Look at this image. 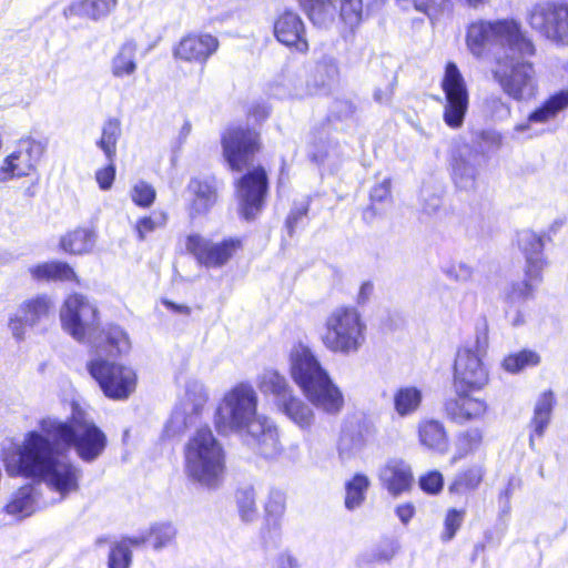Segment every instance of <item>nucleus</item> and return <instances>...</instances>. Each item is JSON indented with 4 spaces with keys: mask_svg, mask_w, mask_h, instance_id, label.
I'll use <instances>...</instances> for the list:
<instances>
[{
    "mask_svg": "<svg viewBox=\"0 0 568 568\" xmlns=\"http://www.w3.org/2000/svg\"><path fill=\"white\" fill-rule=\"evenodd\" d=\"M106 446V434L73 403L65 420L43 417L38 422V430L26 433L16 448L17 458L7 460L6 469L12 476L43 481L65 497L79 490L82 473L73 462L59 456L74 449L82 462L92 463Z\"/></svg>",
    "mask_w": 568,
    "mask_h": 568,
    "instance_id": "f257e3e1",
    "label": "nucleus"
},
{
    "mask_svg": "<svg viewBox=\"0 0 568 568\" xmlns=\"http://www.w3.org/2000/svg\"><path fill=\"white\" fill-rule=\"evenodd\" d=\"M465 43L475 58H484L495 45L503 52L491 61L490 73L503 93L515 102L531 100L538 92L534 41L514 19L471 21L466 28Z\"/></svg>",
    "mask_w": 568,
    "mask_h": 568,
    "instance_id": "f03ea898",
    "label": "nucleus"
},
{
    "mask_svg": "<svg viewBox=\"0 0 568 568\" xmlns=\"http://www.w3.org/2000/svg\"><path fill=\"white\" fill-rule=\"evenodd\" d=\"M222 156L231 172H243L234 181L240 216L254 221L264 211L270 194L267 170L254 165L264 149L261 131L254 126L230 124L221 133Z\"/></svg>",
    "mask_w": 568,
    "mask_h": 568,
    "instance_id": "7ed1b4c3",
    "label": "nucleus"
},
{
    "mask_svg": "<svg viewBox=\"0 0 568 568\" xmlns=\"http://www.w3.org/2000/svg\"><path fill=\"white\" fill-rule=\"evenodd\" d=\"M258 398L248 383H239L224 393L216 405L213 424L219 434L245 432L247 445L271 458L281 453L278 433L268 419L257 414Z\"/></svg>",
    "mask_w": 568,
    "mask_h": 568,
    "instance_id": "20e7f679",
    "label": "nucleus"
},
{
    "mask_svg": "<svg viewBox=\"0 0 568 568\" xmlns=\"http://www.w3.org/2000/svg\"><path fill=\"white\" fill-rule=\"evenodd\" d=\"M291 376L315 407L329 414H336L343 408L342 392L307 346L298 345L292 351Z\"/></svg>",
    "mask_w": 568,
    "mask_h": 568,
    "instance_id": "39448f33",
    "label": "nucleus"
},
{
    "mask_svg": "<svg viewBox=\"0 0 568 568\" xmlns=\"http://www.w3.org/2000/svg\"><path fill=\"white\" fill-rule=\"evenodd\" d=\"M187 476L206 487H216L225 474V454L209 426L200 427L184 449Z\"/></svg>",
    "mask_w": 568,
    "mask_h": 568,
    "instance_id": "423d86ee",
    "label": "nucleus"
},
{
    "mask_svg": "<svg viewBox=\"0 0 568 568\" xmlns=\"http://www.w3.org/2000/svg\"><path fill=\"white\" fill-rule=\"evenodd\" d=\"M366 332L367 325L359 310L342 304L325 317L320 339L328 352L348 356L362 348Z\"/></svg>",
    "mask_w": 568,
    "mask_h": 568,
    "instance_id": "0eeeda50",
    "label": "nucleus"
},
{
    "mask_svg": "<svg viewBox=\"0 0 568 568\" xmlns=\"http://www.w3.org/2000/svg\"><path fill=\"white\" fill-rule=\"evenodd\" d=\"M489 345L488 325L476 329L473 347H459L453 364V387L484 389L489 383V369L484 362Z\"/></svg>",
    "mask_w": 568,
    "mask_h": 568,
    "instance_id": "6e6552de",
    "label": "nucleus"
},
{
    "mask_svg": "<svg viewBox=\"0 0 568 568\" xmlns=\"http://www.w3.org/2000/svg\"><path fill=\"white\" fill-rule=\"evenodd\" d=\"M545 243L537 233H529L520 247L525 258L524 278L521 282L513 283L507 298L510 303L526 301L534 296L536 287L544 280V271L548 265L544 253Z\"/></svg>",
    "mask_w": 568,
    "mask_h": 568,
    "instance_id": "1a4fd4ad",
    "label": "nucleus"
},
{
    "mask_svg": "<svg viewBox=\"0 0 568 568\" xmlns=\"http://www.w3.org/2000/svg\"><path fill=\"white\" fill-rule=\"evenodd\" d=\"M87 369L109 399L124 400L136 388V373L126 365L99 357L89 361Z\"/></svg>",
    "mask_w": 568,
    "mask_h": 568,
    "instance_id": "9d476101",
    "label": "nucleus"
},
{
    "mask_svg": "<svg viewBox=\"0 0 568 568\" xmlns=\"http://www.w3.org/2000/svg\"><path fill=\"white\" fill-rule=\"evenodd\" d=\"M527 21L540 37L557 45L568 47L567 0H544L535 3Z\"/></svg>",
    "mask_w": 568,
    "mask_h": 568,
    "instance_id": "9b49d317",
    "label": "nucleus"
},
{
    "mask_svg": "<svg viewBox=\"0 0 568 568\" xmlns=\"http://www.w3.org/2000/svg\"><path fill=\"white\" fill-rule=\"evenodd\" d=\"M440 89L445 97V124L454 130L462 128L469 108V92L466 80L454 61L445 63Z\"/></svg>",
    "mask_w": 568,
    "mask_h": 568,
    "instance_id": "f8f14e48",
    "label": "nucleus"
},
{
    "mask_svg": "<svg viewBox=\"0 0 568 568\" xmlns=\"http://www.w3.org/2000/svg\"><path fill=\"white\" fill-rule=\"evenodd\" d=\"M185 250L206 268H221L236 258L244 250V240L239 236L223 237L213 242L200 234L185 236Z\"/></svg>",
    "mask_w": 568,
    "mask_h": 568,
    "instance_id": "ddd939ff",
    "label": "nucleus"
},
{
    "mask_svg": "<svg viewBox=\"0 0 568 568\" xmlns=\"http://www.w3.org/2000/svg\"><path fill=\"white\" fill-rule=\"evenodd\" d=\"M454 395L443 403V414L448 422L456 425L477 423L485 418L489 405L478 394L483 389L453 387Z\"/></svg>",
    "mask_w": 568,
    "mask_h": 568,
    "instance_id": "4468645a",
    "label": "nucleus"
},
{
    "mask_svg": "<svg viewBox=\"0 0 568 568\" xmlns=\"http://www.w3.org/2000/svg\"><path fill=\"white\" fill-rule=\"evenodd\" d=\"M60 320L62 327L78 341H83L88 328L99 321L97 306L81 293L69 294L63 302Z\"/></svg>",
    "mask_w": 568,
    "mask_h": 568,
    "instance_id": "2eb2a0df",
    "label": "nucleus"
},
{
    "mask_svg": "<svg viewBox=\"0 0 568 568\" xmlns=\"http://www.w3.org/2000/svg\"><path fill=\"white\" fill-rule=\"evenodd\" d=\"M220 41L210 32L190 31L172 47L175 61L204 67L217 52Z\"/></svg>",
    "mask_w": 568,
    "mask_h": 568,
    "instance_id": "dca6fc26",
    "label": "nucleus"
},
{
    "mask_svg": "<svg viewBox=\"0 0 568 568\" xmlns=\"http://www.w3.org/2000/svg\"><path fill=\"white\" fill-rule=\"evenodd\" d=\"M53 308V303L47 294H37L19 304L14 314L8 318V328L13 338L21 343L27 337L28 327L47 318Z\"/></svg>",
    "mask_w": 568,
    "mask_h": 568,
    "instance_id": "f3484780",
    "label": "nucleus"
},
{
    "mask_svg": "<svg viewBox=\"0 0 568 568\" xmlns=\"http://www.w3.org/2000/svg\"><path fill=\"white\" fill-rule=\"evenodd\" d=\"M273 36L292 52L305 55L310 51L306 26L301 16L292 9H285L276 14L273 21Z\"/></svg>",
    "mask_w": 568,
    "mask_h": 568,
    "instance_id": "a211bd4d",
    "label": "nucleus"
},
{
    "mask_svg": "<svg viewBox=\"0 0 568 568\" xmlns=\"http://www.w3.org/2000/svg\"><path fill=\"white\" fill-rule=\"evenodd\" d=\"M187 191L191 199L186 211L191 222L206 216L219 202V181L214 175L192 178Z\"/></svg>",
    "mask_w": 568,
    "mask_h": 568,
    "instance_id": "6ab92c4d",
    "label": "nucleus"
},
{
    "mask_svg": "<svg viewBox=\"0 0 568 568\" xmlns=\"http://www.w3.org/2000/svg\"><path fill=\"white\" fill-rule=\"evenodd\" d=\"M42 148L34 141H23L10 153L0 166V180L23 178L37 171Z\"/></svg>",
    "mask_w": 568,
    "mask_h": 568,
    "instance_id": "aec40b11",
    "label": "nucleus"
},
{
    "mask_svg": "<svg viewBox=\"0 0 568 568\" xmlns=\"http://www.w3.org/2000/svg\"><path fill=\"white\" fill-rule=\"evenodd\" d=\"M418 444L435 454H446L450 447V436L444 422L434 417L420 418L416 426Z\"/></svg>",
    "mask_w": 568,
    "mask_h": 568,
    "instance_id": "412c9836",
    "label": "nucleus"
},
{
    "mask_svg": "<svg viewBox=\"0 0 568 568\" xmlns=\"http://www.w3.org/2000/svg\"><path fill=\"white\" fill-rule=\"evenodd\" d=\"M568 108V89L556 91L535 108L521 123L515 126L517 132H525L532 124H546L555 120L558 114Z\"/></svg>",
    "mask_w": 568,
    "mask_h": 568,
    "instance_id": "4be33fe9",
    "label": "nucleus"
},
{
    "mask_svg": "<svg viewBox=\"0 0 568 568\" xmlns=\"http://www.w3.org/2000/svg\"><path fill=\"white\" fill-rule=\"evenodd\" d=\"M379 480L389 495L398 497L412 489L414 474L405 460L389 459L381 470Z\"/></svg>",
    "mask_w": 568,
    "mask_h": 568,
    "instance_id": "5701e85b",
    "label": "nucleus"
},
{
    "mask_svg": "<svg viewBox=\"0 0 568 568\" xmlns=\"http://www.w3.org/2000/svg\"><path fill=\"white\" fill-rule=\"evenodd\" d=\"M30 276L38 283L67 282L80 284L81 280L75 270L65 261L52 260L34 264L28 270Z\"/></svg>",
    "mask_w": 568,
    "mask_h": 568,
    "instance_id": "b1692460",
    "label": "nucleus"
},
{
    "mask_svg": "<svg viewBox=\"0 0 568 568\" xmlns=\"http://www.w3.org/2000/svg\"><path fill=\"white\" fill-rule=\"evenodd\" d=\"M555 393L550 389L542 392L534 407L532 417L529 422L530 446L534 445L535 438H541L550 424L554 407L556 406Z\"/></svg>",
    "mask_w": 568,
    "mask_h": 568,
    "instance_id": "393cba45",
    "label": "nucleus"
},
{
    "mask_svg": "<svg viewBox=\"0 0 568 568\" xmlns=\"http://www.w3.org/2000/svg\"><path fill=\"white\" fill-rule=\"evenodd\" d=\"M95 233L92 229L78 226L65 232L59 240L58 247L68 255H85L92 252Z\"/></svg>",
    "mask_w": 568,
    "mask_h": 568,
    "instance_id": "a878e982",
    "label": "nucleus"
},
{
    "mask_svg": "<svg viewBox=\"0 0 568 568\" xmlns=\"http://www.w3.org/2000/svg\"><path fill=\"white\" fill-rule=\"evenodd\" d=\"M286 509V497L278 490H272L264 504V521L261 529L264 538H271L282 528V521Z\"/></svg>",
    "mask_w": 568,
    "mask_h": 568,
    "instance_id": "bb28decb",
    "label": "nucleus"
},
{
    "mask_svg": "<svg viewBox=\"0 0 568 568\" xmlns=\"http://www.w3.org/2000/svg\"><path fill=\"white\" fill-rule=\"evenodd\" d=\"M486 468L483 464H471L460 469L448 484V493L462 496L476 491L485 480Z\"/></svg>",
    "mask_w": 568,
    "mask_h": 568,
    "instance_id": "cd10ccee",
    "label": "nucleus"
},
{
    "mask_svg": "<svg viewBox=\"0 0 568 568\" xmlns=\"http://www.w3.org/2000/svg\"><path fill=\"white\" fill-rule=\"evenodd\" d=\"M369 202L362 211V220L371 224L384 213V206L392 202L390 180L385 179L369 191Z\"/></svg>",
    "mask_w": 568,
    "mask_h": 568,
    "instance_id": "c85d7f7f",
    "label": "nucleus"
},
{
    "mask_svg": "<svg viewBox=\"0 0 568 568\" xmlns=\"http://www.w3.org/2000/svg\"><path fill=\"white\" fill-rule=\"evenodd\" d=\"M118 6V0H77L69 7L70 13L92 20L110 14Z\"/></svg>",
    "mask_w": 568,
    "mask_h": 568,
    "instance_id": "c756f323",
    "label": "nucleus"
},
{
    "mask_svg": "<svg viewBox=\"0 0 568 568\" xmlns=\"http://www.w3.org/2000/svg\"><path fill=\"white\" fill-rule=\"evenodd\" d=\"M103 337L98 344L100 351L106 356L116 357L130 349V341L126 333L119 326L111 325L103 332Z\"/></svg>",
    "mask_w": 568,
    "mask_h": 568,
    "instance_id": "7c9ffc66",
    "label": "nucleus"
},
{
    "mask_svg": "<svg viewBox=\"0 0 568 568\" xmlns=\"http://www.w3.org/2000/svg\"><path fill=\"white\" fill-rule=\"evenodd\" d=\"M138 45L133 41L124 42L112 59L111 70L116 78L131 75L136 70Z\"/></svg>",
    "mask_w": 568,
    "mask_h": 568,
    "instance_id": "2f4dec72",
    "label": "nucleus"
},
{
    "mask_svg": "<svg viewBox=\"0 0 568 568\" xmlns=\"http://www.w3.org/2000/svg\"><path fill=\"white\" fill-rule=\"evenodd\" d=\"M176 536V530L171 524H155L145 535L131 538V544L141 546L151 544L154 549H161L169 546Z\"/></svg>",
    "mask_w": 568,
    "mask_h": 568,
    "instance_id": "473e14b6",
    "label": "nucleus"
},
{
    "mask_svg": "<svg viewBox=\"0 0 568 568\" xmlns=\"http://www.w3.org/2000/svg\"><path fill=\"white\" fill-rule=\"evenodd\" d=\"M394 408L399 416H408L417 412L423 402V393L415 386H403L394 393Z\"/></svg>",
    "mask_w": 568,
    "mask_h": 568,
    "instance_id": "72a5a7b5",
    "label": "nucleus"
},
{
    "mask_svg": "<svg viewBox=\"0 0 568 568\" xmlns=\"http://www.w3.org/2000/svg\"><path fill=\"white\" fill-rule=\"evenodd\" d=\"M371 481L365 474L356 473L345 483L344 504L348 510L358 508L366 499Z\"/></svg>",
    "mask_w": 568,
    "mask_h": 568,
    "instance_id": "f704fd0d",
    "label": "nucleus"
},
{
    "mask_svg": "<svg viewBox=\"0 0 568 568\" xmlns=\"http://www.w3.org/2000/svg\"><path fill=\"white\" fill-rule=\"evenodd\" d=\"M169 222V213L164 210H155L150 214L140 216L133 226L136 240L143 242L158 229H163Z\"/></svg>",
    "mask_w": 568,
    "mask_h": 568,
    "instance_id": "c9c22d12",
    "label": "nucleus"
},
{
    "mask_svg": "<svg viewBox=\"0 0 568 568\" xmlns=\"http://www.w3.org/2000/svg\"><path fill=\"white\" fill-rule=\"evenodd\" d=\"M34 487L26 484L18 488L4 509L10 515H30L34 510Z\"/></svg>",
    "mask_w": 568,
    "mask_h": 568,
    "instance_id": "e433bc0d",
    "label": "nucleus"
},
{
    "mask_svg": "<svg viewBox=\"0 0 568 568\" xmlns=\"http://www.w3.org/2000/svg\"><path fill=\"white\" fill-rule=\"evenodd\" d=\"M122 129L119 119H108L103 126L100 139L97 145L103 151L106 160L116 158V144L121 136Z\"/></svg>",
    "mask_w": 568,
    "mask_h": 568,
    "instance_id": "4c0bfd02",
    "label": "nucleus"
},
{
    "mask_svg": "<svg viewBox=\"0 0 568 568\" xmlns=\"http://www.w3.org/2000/svg\"><path fill=\"white\" fill-rule=\"evenodd\" d=\"M540 363V356L532 349L524 348L516 353H510L503 359V367L506 372L517 374L527 367L537 366Z\"/></svg>",
    "mask_w": 568,
    "mask_h": 568,
    "instance_id": "58836bf2",
    "label": "nucleus"
},
{
    "mask_svg": "<svg viewBox=\"0 0 568 568\" xmlns=\"http://www.w3.org/2000/svg\"><path fill=\"white\" fill-rule=\"evenodd\" d=\"M281 406L283 412L300 427L307 428L312 425L314 414L300 398L291 396Z\"/></svg>",
    "mask_w": 568,
    "mask_h": 568,
    "instance_id": "ea45409f",
    "label": "nucleus"
},
{
    "mask_svg": "<svg viewBox=\"0 0 568 568\" xmlns=\"http://www.w3.org/2000/svg\"><path fill=\"white\" fill-rule=\"evenodd\" d=\"M396 2L404 9L413 7L429 18H436L452 8V0H396Z\"/></svg>",
    "mask_w": 568,
    "mask_h": 568,
    "instance_id": "a19ab883",
    "label": "nucleus"
},
{
    "mask_svg": "<svg viewBox=\"0 0 568 568\" xmlns=\"http://www.w3.org/2000/svg\"><path fill=\"white\" fill-rule=\"evenodd\" d=\"M235 501L240 517L243 521H252L257 514L256 494L253 487L239 488L235 491Z\"/></svg>",
    "mask_w": 568,
    "mask_h": 568,
    "instance_id": "79ce46f5",
    "label": "nucleus"
},
{
    "mask_svg": "<svg viewBox=\"0 0 568 568\" xmlns=\"http://www.w3.org/2000/svg\"><path fill=\"white\" fill-rule=\"evenodd\" d=\"M483 443V432L479 428H470L460 432L457 435V455L452 458V463L477 450Z\"/></svg>",
    "mask_w": 568,
    "mask_h": 568,
    "instance_id": "37998d69",
    "label": "nucleus"
},
{
    "mask_svg": "<svg viewBox=\"0 0 568 568\" xmlns=\"http://www.w3.org/2000/svg\"><path fill=\"white\" fill-rule=\"evenodd\" d=\"M261 387L264 393L271 394L281 400V404L291 397V387L286 378L277 372L264 375Z\"/></svg>",
    "mask_w": 568,
    "mask_h": 568,
    "instance_id": "c03bdc74",
    "label": "nucleus"
},
{
    "mask_svg": "<svg viewBox=\"0 0 568 568\" xmlns=\"http://www.w3.org/2000/svg\"><path fill=\"white\" fill-rule=\"evenodd\" d=\"M465 516L466 510L464 508L452 507L446 510L439 537L443 542H449L456 537L464 524Z\"/></svg>",
    "mask_w": 568,
    "mask_h": 568,
    "instance_id": "a18cd8bd",
    "label": "nucleus"
},
{
    "mask_svg": "<svg viewBox=\"0 0 568 568\" xmlns=\"http://www.w3.org/2000/svg\"><path fill=\"white\" fill-rule=\"evenodd\" d=\"M131 538L114 542L109 551L108 568H130L132 561Z\"/></svg>",
    "mask_w": 568,
    "mask_h": 568,
    "instance_id": "49530a36",
    "label": "nucleus"
},
{
    "mask_svg": "<svg viewBox=\"0 0 568 568\" xmlns=\"http://www.w3.org/2000/svg\"><path fill=\"white\" fill-rule=\"evenodd\" d=\"M130 197L135 206L149 209L156 200V190L149 182L139 181L132 186Z\"/></svg>",
    "mask_w": 568,
    "mask_h": 568,
    "instance_id": "de8ad7c7",
    "label": "nucleus"
},
{
    "mask_svg": "<svg viewBox=\"0 0 568 568\" xmlns=\"http://www.w3.org/2000/svg\"><path fill=\"white\" fill-rule=\"evenodd\" d=\"M311 196H306L302 201L293 202L292 207L287 213L284 222L287 234L290 236H293L295 234L296 227L301 223V221L307 217L311 207Z\"/></svg>",
    "mask_w": 568,
    "mask_h": 568,
    "instance_id": "09e8293b",
    "label": "nucleus"
},
{
    "mask_svg": "<svg viewBox=\"0 0 568 568\" xmlns=\"http://www.w3.org/2000/svg\"><path fill=\"white\" fill-rule=\"evenodd\" d=\"M418 486L426 495L437 496L444 488V476L439 470H428L419 477Z\"/></svg>",
    "mask_w": 568,
    "mask_h": 568,
    "instance_id": "8fccbe9b",
    "label": "nucleus"
},
{
    "mask_svg": "<svg viewBox=\"0 0 568 568\" xmlns=\"http://www.w3.org/2000/svg\"><path fill=\"white\" fill-rule=\"evenodd\" d=\"M362 0H341V19L349 27L356 26L362 20Z\"/></svg>",
    "mask_w": 568,
    "mask_h": 568,
    "instance_id": "3c124183",
    "label": "nucleus"
},
{
    "mask_svg": "<svg viewBox=\"0 0 568 568\" xmlns=\"http://www.w3.org/2000/svg\"><path fill=\"white\" fill-rule=\"evenodd\" d=\"M106 161L108 164L95 172V181L102 191H108L112 187L116 174L115 159Z\"/></svg>",
    "mask_w": 568,
    "mask_h": 568,
    "instance_id": "603ef678",
    "label": "nucleus"
},
{
    "mask_svg": "<svg viewBox=\"0 0 568 568\" xmlns=\"http://www.w3.org/2000/svg\"><path fill=\"white\" fill-rule=\"evenodd\" d=\"M396 554L394 541L388 540L384 545L378 546L366 559V564L388 562Z\"/></svg>",
    "mask_w": 568,
    "mask_h": 568,
    "instance_id": "864d4df0",
    "label": "nucleus"
},
{
    "mask_svg": "<svg viewBox=\"0 0 568 568\" xmlns=\"http://www.w3.org/2000/svg\"><path fill=\"white\" fill-rule=\"evenodd\" d=\"M452 175L456 179H462L470 170V163L467 158L460 152H454L449 161Z\"/></svg>",
    "mask_w": 568,
    "mask_h": 568,
    "instance_id": "5fc2aeb1",
    "label": "nucleus"
},
{
    "mask_svg": "<svg viewBox=\"0 0 568 568\" xmlns=\"http://www.w3.org/2000/svg\"><path fill=\"white\" fill-rule=\"evenodd\" d=\"M374 293V284L371 281H365L361 284L357 296L356 304L362 306L365 305Z\"/></svg>",
    "mask_w": 568,
    "mask_h": 568,
    "instance_id": "6e6d98bb",
    "label": "nucleus"
},
{
    "mask_svg": "<svg viewBox=\"0 0 568 568\" xmlns=\"http://www.w3.org/2000/svg\"><path fill=\"white\" fill-rule=\"evenodd\" d=\"M395 513L403 524H407L415 516V507L410 503L400 504Z\"/></svg>",
    "mask_w": 568,
    "mask_h": 568,
    "instance_id": "4d7b16f0",
    "label": "nucleus"
},
{
    "mask_svg": "<svg viewBox=\"0 0 568 568\" xmlns=\"http://www.w3.org/2000/svg\"><path fill=\"white\" fill-rule=\"evenodd\" d=\"M267 116H268V110L262 105L252 106L246 112L247 119H254L256 121H263V120L267 119Z\"/></svg>",
    "mask_w": 568,
    "mask_h": 568,
    "instance_id": "13d9d810",
    "label": "nucleus"
},
{
    "mask_svg": "<svg viewBox=\"0 0 568 568\" xmlns=\"http://www.w3.org/2000/svg\"><path fill=\"white\" fill-rule=\"evenodd\" d=\"M297 562L294 557L288 554H282L276 559V568H296Z\"/></svg>",
    "mask_w": 568,
    "mask_h": 568,
    "instance_id": "bf43d9fd",
    "label": "nucleus"
},
{
    "mask_svg": "<svg viewBox=\"0 0 568 568\" xmlns=\"http://www.w3.org/2000/svg\"><path fill=\"white\" fill-rule=\"evenodd\" d=\"M163 304L168 310H170L174 313H180V314H185V315H189L191 313V308L186 305L176 304V303H174L172 301H168V300L163 301Z\"/></svg>",
    "mask_w": 568,
    "mask_h": 568,
    "instance_id": "052dcab7",
    "label": "nucleus"
},
{
    "mask_svg": "<svg viewBox=\"0 0 568 568\" xmlns=\"http://www.w3.org/2000/svg\"><path fill=\"white\" fill-rule=\"evenodd\" d=\"M476 549H477V550H478V549H479V550H484V549H485V545H484V544H478V545L476 546Z\"/></svg>",
    "mask_w": 568,
    "mask_h": 568,
    "instance_id": "680f3d73",
    "label": "nucleus"
},
{
    "mask_svg": "<svg viewBox=\"0 0 568 568\" xmlns=\"http://www.w3.org/2000/svg\"><path fill=\"white\" fill-rule=\"evenodd\" d=\"M520 323H523V320H521V318H518V320H516V321L514 322V324H515V325H518V324H520Z\"/></svg>",
    "mask_w": 568,
    "mask_h": 568,
    "instance_id": "e2e57ef3",
    "label": "nucleus"
}]
</instances>
